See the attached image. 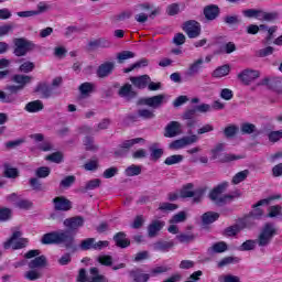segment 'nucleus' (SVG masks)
Masks as SVG:
<instances>
[{"label": "nucleus", "mask_w": 282, "mask_h": 282, "mask_svg": "<svg viewBox=\"0 0 282 282\" xmlns=\"http://www.w3.org/2000/svg\"><path fill=\"white\" fill-rule=\"evenodd\" d=\"M33 79L34 77L30 75L20 74H17L12 77V82L15 83L19 87H22V89H25V86L30 85V83H32Z\"/></svg>", "instance_id": "nucleus-25"}, {"label": "nucleus", "mask_w": 282, "mask_h": 282, "mask_svg": "<svg viewBox=\"0 0 282 282\" xmlns=\"http://www.w3.org/2000/svg\"><path fill=\"white\" fill-rule=\"evenodd\" d=\"M140 142H144V139L135 138V139L126 140L120 145L123 147V149L129 152L131 147H133L134 144H140Z\"/></svg>", "instance_id": "nucleus-52"}, {"label": "nucleus", "mask_w": 282, "mask_h": 282, "mask_svg": "<svg viewBox=\"0 0 282 282\" xmlns=\"http://www.w3.org/2000/svg\"><path fill=\"white\" fill-rule=\"evenodd\" d=\"M177 241L180 243H191V241H195V235L194 234H180L176 236Z\"/></svg>", "instance_id": "nucleus-54"}, {"label": "nucleus", "mask_w": 282, "mask_h": 282, "mask_svg": "<svg viewBox=\"0 0 282 282\" xmlns=\"http://www.w3.org/2000/svg\"><path fill=\"white\" fill-rule=\"evenodd\" d=\"M57 245H63L70 252H76L78 247L75 243L74 234L69 230L57 231Z\"/></svg>", "instance_id": "nucleus-5"}, {"label": "nucleus", "mask_w": 282, "mask_h": 282, "mask_svg": "<svg viewBox=\"0 0 282 282\" xmlns=\"http://www.w3.org/2000/svg\"><path fill=\"white\" fill-rule=\"evenodd\" d=\"M182 135V123L180 121H171L165 127L164 138H177Z\"/></svg>", "instance_id": "nucleus-16"}, {"label": "nucleus", "mask_w": 282, "mask_h": 282, "mask_svg": "<svg viewBox=\"0 0 282 282\" xmlns=\"http://www.w3.org/2000/svg\"><path fill=\"white\" fill-rule=\"evenodd\" d=\"M7 91L0 90V101L7 104V105H14L17 102L18 97L15 94H19V91H23V88L19 85H9L7 86Z\"/></svg>", "instance_id": "nucleus-7"}, {"label": "nucleus", "mask_w": 282, "mask_h": 282, "mask_svg": "<svg viewBox=\"0 0 282 282\" xmlns=\"http://www.w3.org/2000/svg\"><path fill=\"white\" fill-rule=\"evenodd\" d=\"M164 100H166V95L161 94L142 98L139 100V105H145L147 107H151V109H160L164 105Z\"/></svg>", "instance_id": "nucleus-9"}, {"label": "nucleus", "mask_w": 282, "mask_h": 282, "mask_svg": "<svg viewBox=\"0 0 282 282\" xmlns=\"http://www.w3.org/2000/svg\"><path fill=\"white\" fill-rule=\"evenodd\" d=\"M184 221H186V212H180L172 217L170 224H184Z\"/></svg>", "instance_id": "nucleus-62"}, {"label": "nucleus", "mask_w": 282, "mask_h": 282, "mask_svg": "<svg viewBox=\"0 0 282 282\" xmlns=\"http://www.w3.org/2000/svg\"><path fill=\"white\" fill-rule=\"evenodd\" d=\"M35 94H40L41 98H52V87L46 83H40L34 89Z\"/></svg>", "instance_id": "nucleus-27"}, {"label": "nucleus", "mask_w": 282, "mask_h": 282, "mask_svg": "<svg viewBox=\"0 0 282 282\" xmlns=\"http://www.w3.org/2000/svg\"><path fill=\"white\" fill-rule=\"evenodd\" d=\"M23 237L21 231H13L12 236L3 243L4 250H21V248H25L28 240Z\"/></svg>", "instance_id": "nucleus-6"}, {"label": "nucleus", "mask_w": 282, "mask_h": 282, "mask_svg": "<svg viewBox=\"0 0 282 282\" xmlns=\"http://www.w3.org/2000/svg\"><path fill=\"white\" fill-rule=\"evenodd\" d=\"M202 65H204V59L198 58L194 63H192L187 69L186 76H196L199 74V69H202Z\"/></svg>", "instance_id": "nucleus-34"}, {"label": "nucleus", "mask_w": 282, "mask_h": 282, "mask_svg": "<svg viewBox=\"0 0 282 282\" xmlns=\"http://www.w3.org/2000/svg\"><path fill=\"white\" fill-rule=\"evenodd\" d=\"M197 140H199V138L196 134H193L191 137H183L170 143V149L177 151L180 149H184V147L195 144Z\"/></svg>", "instance_id": "nucleus-11"}, {"label": "nucleus", "mask_w": 282, "mask_h": 282, "mask_svg": "<svg viewBox=\"0 0 282 282\" xmlns=\"http://www.w3.org/2000/svg\"><path fill=\"white\" fill-rule=\"evenodd\" d=\"M128 276L132 282H149L151 274L145 273L142 268H134L128 271Z\"/></svg>", "instance_id": "nucleus-13"}, {"label": "nucleus", "mask_w": 282, "mask_h": 282, "mask_svg": "<svg viewBox=\"0 0 282 282\" xmlns=\"http://www.w3.org/2000/svg\"><path fill=\"white\" fill-rule=\"evenodd\" d=\"M193 184L188 183L185 186H183L180 191L178 197H182L183 199H186L188 197H195V192H193Z\"/></svg>", "instance_id": "nucleus-38"}, {"label": "nucleus", "mask_w": 282, "mask_h": 282, "mask_svg": "<svg viewBox=\"0 0 282 282\" xmlns=\"http://www.w3.org/2000/svg\"><path fill=\"white\" fill-rule=\"evenodd\" d=\"M226 188H228V183H221L214 187L209 193V199L216 204V206H225L228 202H232L234 199H239L241 197V192L236 191L231 194H226Z\"/></svg>", "instance_id": "nucleus-2"}, {"label": "nucleus", "mask_w": 282, "mask_h": 282, "mask_svg": "<svg viewBox=\"0 0 282 282\" xmlns=\"http://www.w3.org/2000/svg\"><path fill=\"white\" fill-rule=\"evenodd\" d=\"M14 50L13 54L14 56L21 57L26 56L28 52H32L36 45L32 43V41L25 39V37H15L13 39Z\"/></svg>", "instance_id": "nucleus-4"}, {"label": "nucleus", "mask_w": 282, "mask_h": 282, "mask_svg": "<svg viewBox=\"0 0 282 282\" xmlns=\"http://www.w3.org/2000/svg\"><path fill=\"white\" fill-rule=\"evenodd\" d=\"M219 219V213L216 212H206L202 216L203 226H209V224H215Z\"/></svg>", "instance_id": "nucleus-31"}, {"label": "nucleus", "mask_w": 282, "mask_h": 282, "mask_svg": "<svg viewBox=\"0 0 282 282\" xmlns=\"http://www.w3.org/2000/svg\"><path fill=\"white\" fill-rule=\"evenodd\" d=\"M115 69L116 62H105L98 66L96 75L98 78H108V76L113 74Z\"/></svg>", "instance_id": "nucleus-14"}, {"label": "nucleus", "mask_w": 282, "mask_h": 282, "mask_svg": "<svg viewBox=\"0 0 282 282\" xmlns=\"http://www.w3.org/2000/svg\"><path fill=\"white\" fill-rule=\"evenodd\" d=\"M138 116L139 118H143V120H152V118H155V112L149 109H139Z\"/></svg>", "instance_id": "nucleus-57"}, {"label": "nucleus", "mask_w": 282, "mask_h": 282, "mask_svg": "<svg viewBox=\"0 0 282 282\" xmlns=\"http://www.w3.org/2000/svg\"><path fill=\"white\" fill-rule=\"evenodd\" d=\"M34 63L33 62H24L23 64L20 65L19 72L22 74H30V72H34Z\"/></svg>", "instance_id": "nucleus-60"}, {"label": "nucleus", "mask_w": 282, "mask_h": 282, "mask_svg": "<svg viewBox=\"0 0 282 282\" xmlns=\"http://www.w3.org/2000/svg\"><path fill=\"white\" fill-rule=\"evenodd\" d=\"M55 210H72V202L63 196H57L53 199Z\"/></svg>", "instance_id": "nucleus-19"}, {"label": "nucleus", "mask_w": 282, "mask_h": 282, "mask_svg": "<svg viewBox=\"0 0 282 282\" xmlns=\"http://www.w3.org/2000/svg\"><path fill=\"white\" fill-rule=\"evenodd\" d=\"M12 219V209L0 207V221H10Z\"/></svg>", "instance_id": "nucleus-55"}, {"label": "nucleus", "mask_w": 282, "mask_h": 282, "mask_svg": "<svg viewBox=\"0 0 282 282\" xmlns=\"http://www.w3.org/2000/svg\"><path fill=\"white\" fill-rule=\"evenodd\" d=\"M89 274L90 276L88 282H109V279H107L105 275H101L100 271L96 267L90 268Z\"/></svg>", "instance_id": "nucleus-30"}, {"label": "nucleus", "mask_w": 282, "mask_h": 282, "mask_svg": "<svg viewBox=\"0 0 282 282\" xmlns=\"http://www.w3.org/2000/svg\"><path fill=\"white\" fill-rule=\"evenodd\" d=\"M100 184H101V181L100 178H94L91 181H88L86 183V186L85 187H80L79 188V192L80 193H87L88 191H94L96 188H100Z\"/></svg>", "instance_id": "nucleus-37"}, {"label": "nucleus", "mask_w": 282, "mask_h": 282, "mask_svg": "<svg viewBox=\"0 0 282 282\" xmlns=\"http://www.w3.org/2000/svg\"><path fill=\"white\" fill-rule=\"evenodd\" d=\"M65 228H68V230L73 234L78 230V228H83L85 226V218L83 216H75L70 218H66L64 220Z\"/></svg>", "instance_id": "nucleus-12"}, {"label": "nucleus", "mask_w": 282, "mask_h": 282, "mask_svg": "<svg viewBox=\"0 0 282 282\" xmlns=\"http://www.w3.org/2000/svg\"><path fill=\"white\" fill-rule=\"evenodd\" d=\"M142 173V166L132 164L124 170V174L127 177H134L135 175H140Z\"/></svg>", "instance_id": "nucleus-41"}, {"label": "nucleus", "mask_w": 282, "mask_h": 282, "mask_svg": "<svg viewBox=\"0 0 282 282\" xmlns=\"http://www.w3.org/2000/svg\"><path fill=\"white\" fill-rule=\"evenodd\" d=\"M239 261H241V259H239L238 257H226V258H223L217 263V267L218 268H226V265H232V263H239Z\"/></svg>", "instance_id": "nucleus-42"}, {"label": "nucleus", "mask_w": 282, "mask_h": 282, "mask_svg": "<svg viewBox=\"0 0 282 282\" xmlns=\"http://www.w3.org/2000/svg\"><path fill=\"white\" fill-rule=\"evenodd\" d=\"M239 131V127L235 124L227 126L224 130L225 137L235 138Z\"/></svg>", "instance_id": "nucleus-58"}, {"label": "nucleus", "mask_w": 282, "mask_h": 282, "mask_svg": "<svg viewBox=\"0 0 282 282\" xmlns=\"http://www.w3.org/2000/svg\"><path fill=\"white\" fill-rule=\"evenodd\" d=\"M19 176V170L10 166V164L6 163L4 164V177L11 178V180H17Z\"/></svg>", "instance_id": "nucleus-44"}, {"label": "nucleus", "mask_w": 282, "mask_h": 282, "mask_svg": "<svg viewBox=\"0 0 282 282\" xmlns=\"http://www.w3.org/2000/svg\"><path fill=\"white\" fill-rule=\"evenodd\" d=\"M203 12L207 21H215L219 17V7L217 4H209L204 8Z\"/></svg>", "instance_id": "nucleus-23"}, {"label": "nucleus", "mask_w": 282, "mask_h": 282, "mask_svg": "<svg viewBox=\"0 0 282 282\" xmlns=\"http://www.w3.org/2000/svg\"><path fill=\"white\" fill-rule=\"evenodd\" d=\"M47 265V258L45 256L36 257L29 262V268L31 270H36V268H45Z\"/></svg>", "instance_id": "nucleus-33"}, {"label": "nucleus", "mask_w": 282, "mask_h": 282, "mask_svg": "<svg viewBox=\"0 0 282 282\" xmlns=\"http://www.w3.org/2000/svg\"><path fill=\"white\" fill-rule=\"evenodd\" d=\"M261 9H247L242 11V14L246 19H258V21H261Z\"/></svg>", "instance_id": "nucleus-39"}, {"label": "nucleus", "mask_w": 282, "mask_h": 282, "mask_svg": "<svg viewBox=\"0 0 282 282\" xmlns=\"http://www.w3.org/2000/svg\"><path fill=\"white\" fill-rule=\"evenodd\" d=\"M95 246H96V238H86L82 240L79 248L80 250L87 251V250H94Z\"/></svg>", "instance_id": "nucleus-43"}, {"label": "nucleus", "mask_w": 282, "mask_h": 282, "mask_svg": "<svg viewBox=\"0 0 282 282\" xmlns=\"http://www.w3.org/2000/svg\"><path fill=\"white\" fill-rule=\"evenodd\" d=\"M218 281L219 282H241V278H239L238 275L228 273V274H223L218 276Z\"/></svg>", "instance_id": "nucleus-56"}, {"label": "nucleus", "mask_w": 282, "mask_h": 282, "mask_svg": "<svg viewBox=\"0 0 282 282\" xmlns=\"http://www.w3.org/2000/svg\"><path fill=\"white\" fill-rule=\"evenodd\" d=\"M253 205V210L245 218V223L249 226L250 223L254 221L256 219H261L263 217V209L259 208V206Z\"/></svg>", "instance_id": "nucleus-29"}, {"label": "nucleus", "mask_w": 282, "mask_h": 282, "mask_svg": "<svg viewBox=\"0 0 282 282\" xmlns=\"http://www.w3.org/2000/svg\"><path fill=\"white\" fill-rule=\"evenodd\" d=\"M48 162H54L55 164H61L63 162V153L55 152L46 156Z\"/></svg>", "instance_id": "nucleus-63"}, {"label": "nucleus", "mask_w": 282, "mask_h": 282, "mask_svg": "<svg viewBox=\"0 0 282 282\" xmlns=\"http://www.w3.org/2000/svg\"><path fill=\"white\" fill-rule=\"evenodd\" d=\"M258 86H264L269 89H281L282 78L281 77H264Z\"/></svg>", "instance_id": "nucleus-18"}, {"label": "nucleus", "mask_w": 282, "mask_h": 282, "mask_svg": "<svg viewBox=\"0 0 282 282\" xmlns=\"http://www.w3.org/2000/svg\"><path fill=\"white\" fill-rule=\"evenodd\" d=\"M118 96H120V98H124L127 102H131V100L138 98V93L133 90V86L131 84H124L118 90Z\"/></svg>", "instance_id": "nucleus-15"}, {"label": "nucleus", "mask_w": 282, "mask_h": 282, "mask_svg": "<svg viewBox=\"0 0 282 282\" xmlns=\"http://www.w3.org/2000/svg\"><path fill=\"white\" fill-rule=\"evenodd\" d=\"M134 12H141L134 17L138 23H147L150 19L160 14V8H155L151 2H142L134 6Z\"/></svg>", "instance_id": "nucleus-3"}, {"label": "nucleus", "mask_w": 282, "mask_h": 282, "mask_svg": "<svg viewBox=\"0 0 282 282\" xmlns=\"http://www.w3.org/2000/svg\"><path fill=\"white\" fill-rule=\"evenodd\" d=\"M83 142L85 151H96L98 149V145H96L94 138L91 137H85Z\"/></svg>", "instance_id": "nucleus-53"}, {"label": "nucleus", "mask_w": 282, "mask_h": 282, "mask_svg": "<svg viewBox=\"0 0 282 282\" xmlns=\"http://www.w3.org/2000/svg\"><path fill=\"white\" fill-rule=\"evenodd\" d=\"M98 263L111 268L113 265V258L111 256H99L97 258Z\"/></svg>", "instance_id": "nucleus-59"}, {"label": "nucleus", "mask_w": 282, "mask_h": 282, "mask_svg": "<svg viewBox=\"0 0 282 282\" xmlns=\"http://www.w3.org/2000/svg\"><path fill=\"white\" fill-rule=\"evenodd\" d=\"M130 82L137 89H147L149 83H151V77L149 75L130 77Z\"/></svg>", "instance_id": "nucleus-21"}, {"label": "nucleus", "mask_w": 282, "mask_h": 282, "mask_svg": "<svg viewBox=\"0 0 282 282\" xmlns=\"http://www.w3.org/2000/svg\"><path fill=\"white\" fill-rule=\"evenodd\" d=\"M94 84L86 82L78 87V90L82 96H87L94 91Z\"/></svg>", "instance_id": "nucleus-47"}, {"label": "nucleus", "mask_w": 282, "mask_h": 282, "mask_svg": "<svg viewBox=\"0 0 282 282\" xmlns=\"http://www.w3.org/2000/svg\"><path fill=\"white\" fill-rule=\"evenodd\" d=\"M224 23H226V25H239V23H241V19H239V15L237 14L226 15L224 18Z\"/></svg>", "instance_id": "nucleus-61"}, {"label": "nucleus", "mask_w": 282, "mask_h": 282, "mask_svg": "<svg viewBox=\"0 0 282 282\" xmlns=\"http://www.w3.org/2000/svg\"><path fill=\"white\" fill-rule=\"evenodd\" d=\"M246 228H250V225H247L243 220H241L240 223L225 228L223 235L224 237H237V234Z\"/></svg>", "instance_id": "nucleus-17"}, {"label": "nucleus", "mask_w": 282, "mask_h": 282, "mask_svg": "<svg viewBox=\"0 0 282 282\" xmlns=\"http://www.w3.org/2000/svg\"><path fill=\"white\" fill-rule=\"evenodd\" d=\"M229 74H230V65L225 64L223 66L217 67L213 72L212 76L214 78H224V76H228Z\"/></svg>", "instance_id": "nucleus-36"}, {"label": "nucleus", "mask_w": 282, "mask_h": 282, "mask_svg": "<svg viewBox=\"0 0 282 282\" xmlns=\"http://www.w3.org/2000/svg\"><path fill=\"white\" fill-rule=\"evenodd\" d=\"M183 31L188 39H197L202 34V24L195 20H188L183 24Z\"/></svg>", "instance_id": "nucleus-8"}, {"label": "nucleus", "mask_w": 282, "mask_h": 282, "mask_svg": "<svg viewBox=\"0 0 282 282\" xmlns=\"http://www.w3.org/2000/svg\"><path fill=\"white\" fill-rule=\"evenodd\" d=\"M274 235H276V228L273 224L267 223L258 235L257 239L246 240L238 248L240 252H250V250H254L257 246L259 248H268L270 243H272V239H274Z\"/></svg>", "instance_id": "nucleus-1"}, {"label": "nucleus", "mask_w": 282, "mask_h": 282, "mask_svg": "<svg viewBox=\"0 0 282 282\" xmlns=\"http://www.w3.org/2000/svg\"><path fill=\"white\" fill-rule=\"evenodd\" d=\"M24 109L29 113H37V111H43L44 109L43 101L34 100V101L28 102Z\"/></svg>", "instance_id": "nucleus-32"}, {"label": "nucleus", "mask_w": 282, "mask_h": 282, "mask_svg": "<svg viewBox=\"0 0 282 282\" xmlns=\"http://www.w3.org/2000/svg\"><path fill=\"white\" fill-rule=\"evenodd\" d=\"M184 161V155L182 154H174L171 156H167L164 161V164H166V166H173V164H180V162Z\"/></svg>", "instance_id": "nucleus-46"}, {"label": "nucleus", "mask_w": 282, "mask_h": 282, "mask_svg": "<svg viewBox=\"0 0 282 282\" xmlns=\"http://www.w3.org/2000/svg\"><path fill=\"white\" fill-rule=\"evenodd\" d=\"M35 17H39L40 14H45V12H50L52 10V6L48 4L47 2H39L36 6Z\"/></svg>", "instance_id": "nucleus-49"}, {"label": "nucleus", "mask_w": 282, "mask_h": 282, "mask_svg": "<svg viewBox=\"0 0 282 282\" xmlns=\"http://www.w3.org/2000/svg\"><path fill=\"white\" fill-rule=\"evenodd\" d=\"M129 58H135V53L131 51H123L117 54V61L120 64L124 63V61H129Z\"/></svg>", "instance_id": "nucleus-50"}, {"label": "nucleus", "mask_w": 282, "mask_h": 282, "mask_svg": "<svg viewBox=\"0 0 282 282\" xmlns=\"http://www.w3.org/2000/svg\"><path fill=\"white\" fill-rule=\"evenodd\" d=\"M41 243L43 246L57 245V231L48 232L42 236Z\"/></svg>", "instance_id": "nucleus-35"}, {"label": "nucleus", "mask_w": 282, "mask_h": 282, "mask_svg": "<svg viewBox=\"0 0 282 282\" xmlns=\"http://www.w3.org/2000/svg\"><path fill=\"white\" fill-rule=\"evenodd\" d=\"M174 247H175V242L173 240H170V241L159 240L153 243V249L158 250L159 252H169V250H171Z\"/></svg>", "instance_id": "nucleus-26"}, {"label": "nucleus", "mask_w": 282, "mask_h": 282, "mask_svg": "<svg viewBox=\"0 0 282 282\" xmlns=\"http://www.w3.org/2000/svg\"><path fill=\"white\" fill-rule=\"evenodd\" d=\"M164 226H166V223H164L163 220H153L148 226V237H150V239H153V237H158V234L160 232V230H162V228H164Z\"/></svg>", "instance_id": "nucleus-22"}, {"label": "nucleus", "mask_w": 282, "mask_h": 282, "mask_svg": "<svg viewBox=\"0 0 282 282\" xmlns=\"http://www.w3.org/2000/svg\"><path fill=\"white\" fill-rule=\"evenodd\" d=\"M259 76H261V73L252 68L243 69L238 74V78L243 85H250V83H254Z\"/></svg>", "instance_id": "nucleus-10"}, {"label": "nucleus", "mask_w": 282, "mask_h": 282, "mask_svg": "<svg viewBox=\"0 0 282 282\" xmlns=\"http://www.w3.org/2000/svg\"><path fill=\"white\" fill-rule=\"evenodd\" d=\"M248 175H250V171L243 170L241 172H238L234 177H232V184H241V182H245L247 180Z\"/></svg>", "instance_id": "nucleus-48"}, {"label": "nucleus", "mask_w": 282, "mask_h": 282, "mask_svg": "<svg viewBox=\"0 0 282 282\" xmlns=\"http://www.w3.org/2000/svg\"><path fill=\"white\" fill-rule=\"evenodd\" d=\"M196 116H197V109L195 108L187 109L183 113L182 118L183 120L186 121V127H188V129H193V127L197 124Z\"/></svg>", "instance_id": "nucleus-20"}, {"label": "nucleus", "mask_w": 282, "mask_h": 282, "mask_svg": "<svg viewBox=\"0 0 282 282\" xmlns=\"http://www.w3.org/2000/svg\"><path fill=\"white\" fill-rule=\"evenodd\" d=\"M276 19H279V12L276 11L265 12L262 10L260 13V21H267L271 23L272 21H276Z\"/></svg>", "instance_id": "nucleus-40"}, {"label": "nucleus", "mask_w": 282, "mask_h": 282, "mask_svg": "<svg viewBox=\"0 0 282 282\" xmlns=\"http://www.w3.org/2000/svg\"><path fill=\"white\" fill-rule=\"evenodd\" d=\"M226 251H228V243H226L225 241L216 242L207 249V252H209V254H221Z\"/></svg>", "instance_id": "nucleus-28"}, {"label": "nucleus", "mask_w": 282, "mask_h": 282, "mask_svg": "<svg viewBox=\"0 0 282 282\" xmlns=\"http://www.w3.org/2000/svg\"><path fill=\"white\" fill-rule=\"evenodd\" d=\"M240 131L243 135H250L251 133H257V126L254 123H242Z\"/></svg>", "instance_id": "nucleus-45"}, {"label": "nucleus", "mask_w": 282, "mask_h": 282, "mask_svg": "<svg viewBox=\"0 0 282 282\" xmlns=\"http://www.w3.org/2000/svg\"><path fill=\"white\" fill-rule=\"evenodd\" d=\"M51 173H52V170L50 167L41 166L35 170V177L43 180L45 177H50Z\"/></svg>", "instance_id": "nucleus-51"}, {"label": "nucleus", "mask_w": 282, "mask_h": 282, "mask_svg": "<svg viewBox=\"0 0 282 282\" xmlns=\"http://www.w3.org/2000/svg\"><path fill=\"white\" fill-rule=\"evenodd\" d=\"M150 151H151L152 160H155V161L160 160V158H162V155H164V150L158 149V148H155V145H152L150 148Z\"/></svg>", "instance_id": "nucleus-64"}, {"label": "nucleus", "mask_w": 282, "mask_h": 282, "mask_svg": "<svg viewBox=\"0 0 282 282\" xmlns=\"http://www.w3.org/2000/svg\"><path fill=\"white\" fill-rule=\"evenodd\" d=\"M113 241L118 248H129L131 241L127 239V234L124 231H119L113 236Z\"/></svg>", "instance_id": "nucleus-24"}]
</instances>
